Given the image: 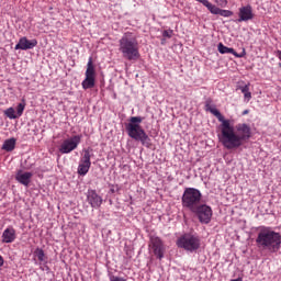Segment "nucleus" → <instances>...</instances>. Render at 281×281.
<instances>
[{"label": "nucleus", "mask_w": 281, "mask_h": 281, "mask_svg": "<svg viewBox=\"0 0 281 281\" xmlns=\"http://www.w3.org/2000/svg\"><path fill=\"white\" fill-rule=\"evenodd\" d=\"M220 142L227 150H236L243 146L244 142L251 139V127L247 123H238L235 127L232 122H224Z\"/></svg>", "instance_id": "nucleus-1"}, {"label": "nucleus", "mask_w": 281, "mask_h": 281, "mask_svg": "<svg viewBox=\"0 0 281 281\" xmlns=\"http://www.w3.org/2000/svg\"><path fill=\"white\" fill-rule=\"evenodd\" d=\"M256 245L259 249H266L270 254H276L280 251L281 248V234L271 229L269 226H260Z\"/></svg>", "instance_id": "nucleus-2"}, {"label": "nucleus", "mask_w": 281, "mask_h": 281, "mask_svg": "<svg viewBox=\"0 0 281 281\" xmlns=\"http://www.w3.org/2000/svg\"><path fill=\"white\" fill-rule=\"evenodd\" d=\"M142 122H144V117L132 116L130 119V123L125 126V128L127 131L128 137L135 139V142H140L142 146L150 148V146H153V143L148 134H146L144 127H142Z\"/></svg>", "instance_id": "nucleus-3"}, {"label": "nucleus", "mask_w": 281, "mask_h": 281, "mask_svg": "<svg viewBox=\"0 0 281 281\" xmlns=\"http://www.w3.org/2000/svg\"><path fill=\"white\" fill-rule=\"evenodd\" d=\"M119 52L125 60H139V44L133 37V33H125L119 41Z\"/></svg>", "instance_id": "nucleus-4"}, {"label": "nucleus", "mask_w": 281, "mask_h": 281, "mask_svg": "<svg viewBox=\"0 0 281 281\" xmlns=\"http://www.w3.org/2000/svg\"><path fill=\"white\" fill-rule=\"evenodd\" d=\"M201 199H203V194L199 189L187 188L182 194V206L192 212L201 204Z\"/></svg>", "instance_id": "nucleus-5"}, {"label": "nucleus", "mask_w": 281, "mask_h": 281, "mask_svg": "<svg viewBox=\"0 0 281 281\" xmlns=\"http://www.w3.org/2000/svg\"><path fill=\"white\" fill-rule=\"evenodd\" d=\"M177 245L186 251H196L201 247V238L196 235L184 234L179 237Z\"/></svg>", "instance_id": "nucleus-6"}, {"label": "nucleus", "mask_w": 281, "mask_h": 281, "mask_svg": "<svg viewBox=\"0 0 281 281\" xmlns=\"http://www.w3.org/2000/svg\"><path fill=\"white\" fill-rule=\"evenodd\" d=\"M192 214H195L198 220L203 224V225H209L212 221V207L207 204H200L195 206L192 211Z\"/></svg>", "instance_id": "nucleus-7"}, {"label": "nucleus", "mask_w": 281, "mask_h": 281, "mask_svg": "<svg viewBox=\"0 0 281 281\" xmlns=\"http://www.w3.org/2000/svg\"><path fill=\"white\" fill-rule=\"evenodd\" d=\"M80 142H82V135H75L65 139L59 146V153H61V155H69V153H74V150H76L80 145Z\"/></svg>", "instance_id": "nucleus-8"}, {"label": "nucleus", "mask_w": 281, "mask_h": 281, "mask_svg": "<svg viewBox=\"0 0 281 281\" xmlns=\"http://www.w3.org/2000/svg\"><path fill=\"white\" fill-rule=\"evenodd\" d=\"M82 89H93L95 87V67L93 66V59L90 58L87 64L86 78L81 83Z\"/></svg>", "instance_id": "nucleus-9"}, {"label": "nucleus", "mask_w": 281, "mask_h": 281, "mask_svg": "<svg viewBox=\"0 0 281 281\" xmlns=\"http://www.w3.org/2000/svg\"><path fill=\"white\" fill-rule=\"evenodd\" d=\"M149 249L153 251L154 256L158 258V260L164 259V254H166V246L164 241L159 237H151L149 243Z\"/></svg>", "instance_id": "nucleus-10"}, {"label": "nucleus", "mask_w": 281, "mask_h": 281, "mask_svg": "<svg viewBox=\"0 0 281 281\" xmlns=\"http://www.w3.org/2000/svg\"><path fill=\"white\" fill-rule=\"evenodd\" d=\"M23 111H25V101L19 103L16 110H14V108L7 109L4 115L9 117V120H19V117L23 115Z\"/></svg>", "instance_id": "nucleus-11"}, {"label": "nucleus", "mask_w": 281, "mask_h": 281, "mask_svg": "<svg viewBox=\"0 0 281 281\" xmlns=\"http://www.w3.org/2000/svg\"><path fill=\"white\" fill-rule=\"evenodd\" d=\"M87 201L91 207L95 210L102 205V196L93 189H89L87 192Z\"/></svg>", "instance_id": "nucleus-12"}, {"label": "nucleus", "mask_w": 281, "mask_h": 281, "mask_svg": "<svg viewBox=\"0 0 281 281\" xmlns=\"http://www.w3.org/2000/svg\"><path fill=\"white\" fill-rule=\"evenodd\" d=\"M38 45V41L36 40H27V37H21L19 43L15 45L14 49H22L26 52V49H34Z\"/></svg>", "instance_id": "nucleus-13"}, {"label": "nucleus", "mask_w": 281, "mask_h": 281, "mask_svg": "<svg viewBox=\"0 0 281 281\" xmlns=\"http://www.w3.org/2000/svg\"><path fill=\"white\" fill-rule=\"evenodd\" d=\"M32 172L19 170L15 175V180L18 183H21L22 186H25V188H27V186H30L32 181Z\"/></svg>", "instance_id": "nucleus-14"}, {"label": "nucleus", "mask_w": 281, "mask_h": 281, "mask_svg": "<svg viewBox=\"0 0 281 281\" xmlns=\"http://www.w3.org/2000/svg\"><path fill=\"white\" fill-rule=\"evenodd\" d=\"M251 19H254V11L251 10V5L239 8L238 23H243V21H251Z\"/></svg>", "instance_id": "nucleus-15"}, {"label": "nucleus", "mask_w": 281, "mask_h": 281, "mask_svg": "<svg viewBox=\"0 0 281 281\" xmlns=\"http://www.w3.org/2000/svg\"><path fill=\"white\" fill-rule=\"evenodd\" d=\"M14 240H16V231L14 229V227L10 226L3 231L1 241L10 244L14 243Z\"/></svg>", "instance_id": "nucleus-16"}, {"label": "nucleus", "mask_w": 281, "mask_h": 281, "mask_svg": "<svg viewBox=\"0 0 281 281\" xmlns=\"http://www.w3.org/2000/svg\"><path fill=\"white\" fill-rule=\"evenodd\" d=\"M211 14H218L220 16H224V19H229V16H234V12L225 9H221L213 4L211 9Z\"/></svg>", "instance_id": "nucleus-17"}, {"label": "nucleus", "mask_w": 281, "mask_h": 281, "mask_svg": "<svg viewBox=\"0 0 281 281\" xmlns=\"http://www.w3.org/2000/svg\"><path fill=\"white\" fill-rule=\"evenodd\" d=\"M207 111H210V113H212V115H215V117L218 120V122H222L220 128H221V133L223 132V130L225 128L224 124L225 122H229V120H225V116H223V114H221V111H218L215 108H209Z\"/></svg>", "instance_id": "nucleus-18"}, {"label": "nucleus", "mask_w": 281, "mask_h": 281, "mask_svg": "<svg viewBox=\"0 0 281 281\" xmlns=\"http://www.w3.org/2000/svg\"><path fill=\"white\" fill-rule=\"evenodd\" d=\"M217 49H218L220 54H233V56H235L236 58H243V55H239L238 53H236V50L234 48H229V47L223 45V43H220L217 45Z\"/></svg>", "instance_id": "nucleus-19"}, {"label": "nucleus", "mask_w": 281, "mask_h": 281, "mask_svg": "<svg viewBox=\"0 0 281 281\" xmlns=\"http://www.w3.org/2000/svg\"><path fill=\"white\" fill-rule=\"evenodd\" d=\"M16 148V138H9L4 140L2 145V150H5L7 153H12Z\"/></svg>", "instance_id": "nucleus-20"}, {"label": "nucleus", "mask_w": 281, "mask_h": 281, "mask_svg": "<svg viewBox=\"0 0 281 281\" xmlns=\"http://www.w3.org/2000/svg\"><path fill=\"white\" fill-rule=\"evenodd\" d=\"M249 87L250 83L247 85H239L237 86V90L241 91V93H244V98L247 102H249V100H251V91H249Z\"/></svg>", "instance_id": "nucleus-21"}, {"label": "nucleus", "mask_w": 281, "mask_h": 281, "mask_svg": "<svg viewBox=\"0 0 281 281\" xmlns=\"http://www.w3.org/2000/svg\"><path fill=\"white\" fill-rule=\"evenodd\" d=\"M90 168H91L90 164H88V162H79L78 175H80L81 177H85V175H87V172H89Z\"/></svg>", "instance_id": "nucleus-22"}, {"label": "nucleus", "mask_w": 281, "mask_h": 281, "mask_svg": "<svg viewBox=\"0 0 281 281\" xmlns=\"http://www.w3.org/2000/svg\"><path fill=\"white\" fill-rule=\"evenodd\" d=\"M81 164H90L91 165V150L83 149V155L80 159Z\"/></svg>", "instance_id": "nucleus-23"}, {"label": "nucleus", "mask_w": 281, "mask_h": 281, "mask_svg": "<svg viewBox=\"0 0 281 281\" xmlns=\"http://www.w3.org/2000/svg\"><path fill=\"white\" fill-rule=\"evenodd\" d=\"M34 255L37 257L40 262H45V251L42 248H36Z\"/></svg>", "instance_id": "nucleus-24"}, {"label": "nucleus", "mask_w": 281, "mask_h": 281, "mask_svg": "<svg viewBox=\"0 0 281 281\" xmlns=\"http://www.w3.org/2000/svg\"><path fill=\"white\" fill-rule=\"evenodd\" d=\"M199 3H202V5H204V8H206L209 10V12L212 11V8L214 7V4H212V2H210V0H195Z\"/></svg>", "instance_id": "nucleus-25"}, {"label": "nucleus", "mask_w": 281, "mask_h": 281, "mask_svg": "<svg viewBox=\"0 0 281 281\" xmlns=\"http://www.w3.org/2000/svg\"><path fill=\"white\" fill-rule=\"evenodd\" d=\"M214 2H215L220 8H227V4L229 3L227 0H214Z\"/></svg>", "instance_id": "nucleus-26"}, {"label": "nucleus", "mask_w": 281, "mask_h": 281, "mask_svg": "<svg viewBox=\"0 0 281 281\" xmlns=\"http://www.w3.org/2000/svg\"><path fill=\"white\" fill-rule=\"evenodd\" d=\"M110 281H128L126 280L124 277H115V276H112L110 278Z\"/></svg>", "instance_id": "nucleus-27"}, {"label": "nucleus", "mask_w": 281, "mask_h": 281, "mask_svg": "<svg viewBox=\"0 0 281 281\" xmlns=\"http://www.w3.org/2000/svg\"><path fill=\"white\" fill-rule=\"evenodd\" d=\"M162 36H165L166 38H171L172 35L170 34V32L164 31Z\"/></svg>", "instance_id": "nucleus-28"}, {"label": "nucleus", "mask_w": 281, "mask_h": 281, "mask_svg": "<svg viewBox=\"0 0 281 281\" xmlns=\"http://www.w3.org/2000/svg\"><path fill=\"white\" fill-rule=\"evenodd\" d=\"M3 262H4L3 257L0 255V267H3Z\"/></svg>", "instance_id": "nucleus-29"}, {"label": "nucleus", "mask_w": 281, "mask_h": 281, "mask_svg": "<svg viewBox=\"0 0 281 281\" xmlns=\"http://www.w3.org/2000/svg\"><path fill=\"white\" fill-rule=\"evenodd\" d=\"M249 114V110H245L244 112H243V115H248Z\"/></svg>", "instance_id": "nucleus-30"}]
</instances>
